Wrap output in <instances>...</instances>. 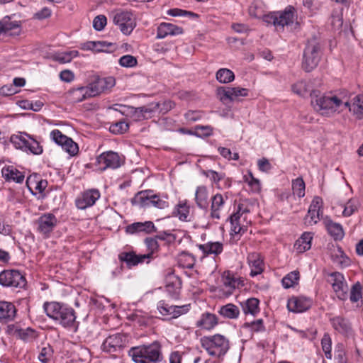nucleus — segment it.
<instances>
[{
	"instance_id": "1",
	"label": "nucleus",
	"mask_w": 363,
	"mask_h": 363,
	"mask_svg": "<svg viewBox=\"0 0 363 363\" xmlns=\"http://www.w3.org/2000/svg\"><path fill=\"white\" fill-rule=\"evenodd\" d=\"M128 355L135 363H162L163 355L161 346L157 341L147 345L133 347Z\"/></svg>"
},
{
	"instance_id": "2",
	"label": "nucleus",
	"mask_w": 363,
	"mask_h": 363,
	"mask_svg": "<svg viewBox=\"0 0 363 363\" xmlns=\"http://www.w3.org/2000/svg\"><path fill=\"white\" fill-rule=\"evenodd\" d=\"M43 309L48 317L57 321L65 328L74 326L76 315L74 310L58 302H46Z\"/></svg>"
},
{
	"instance_id": "3",
	"label": "nucleus",
	"mask_w": 363,
	"mask_h": 363,
	"mask_svg": "<svg viewBox=\"0 0 363 363\" xmlns=\"http://www.w3.org/2000/svg\"><path fill=\"white\" fill-rule=\"evenodd\" d=\"M200 342L208 355L218 359L225 356L230 349L229 340L220 334L203 336Z\"/></svg>"
},
{
	"instance_id": "4",
	"label": "nucleus",
	"mask_w": 363,
	"mask_h": 363,
	"mask_svg": "<svg viewBox=\"0 0 363 363\" xmlns=\"http://www.w3.org/2000/svg\"><path fill=\"white\" fill-rule=\"evenodd\" d=\"M311 104L323 116H330L336 112L342 101L336 96L315 95L312 96Z\"/></svg>"
},
{
	"instance_id": "5",
	"label": "nucleus",
	"mask_w": 363,
	"mask_h": 363,
	"mask_svg": "<svg viewBox=\"0 0 363 363\" xmlns=\"http://www.w3.org/2000/svg\"><path fill=\"white\" fill-rule=\"evenodd\" d=\"M321 48L320 43L315 39H311L304 49L302 68L306 72H311L315 69L320 60Z\"/></svg>"
},
{
	"instance_id": "6",
	"label": "nucleus",
	"mask_w": 363,
	"mask_h": 363,
	"mask_svg": "<svg viewBox=\"0 0 363 363\" xmlns=\"http://www.w3.org/2000/svg\"><path fill=\"white\" fill-rule=\"evenodd\" d=\"M11 143L16 149L21 150L27 153L38 155L42 154L43 151L40 143L30 135L25 133L11 135Z\"/></svg>"
},
{
	"instance_id": "7",
	"label": "nucleus",
	"mask_w": 363,
	"mask_h": 363,
	"mask_svg": "<svg viewBox=\"0 0 363 363\" xmlns=\"http://www.w3.org/2000/svg\"><path fill=\"white\" fill-rule=\"evenodd\" d=\"M111 16L113 23L125 35H129L136 26L135 18L131 11L120 9L113 11Z\"/></svg>"
},
{
	"instance_id": "8",
	"label": "nucleus",
	"mask_w": 363,
	"mask_h": 363,
	"mask_svg": "<svg viewBox=\"0 0 363 363\" xmlns=\"http://www.w3.org/2000/svg\"><path fill=\"white\" fill-rule=\"evenodd\" d=\"M0 284L6 287L23 288L26 280L18 270H4L0 273Z\"/></svg>"
},
{
	"instance_id": "9",
	"label": "nucleus",
	"mask_w": 363,
	"mask_h": 363,
	"mask_svg": "<svg viewBox=\"0 0 363 363\" xmlns=\"http://www.w3.org/2000/svg\"><path fill=\"white\" fill-rule=\"evenodd\" d=\"M50 137L56 144L61 146L69 155L74 156L78 153V145L72 138L62 134L60 130L57 129L53 130L50 133Z\"/></svg>"
},
{
	"instance_id": "10",
	"label": "nucleus",
	"mask_w": 363,
	"mask_h": 363,
	"mask_svg": "<svg viewBox=\"0 0 363 363\" xmlns=\"http://www.w3.org/2000/svg\"><path fill=\"white\" fill-rule=\"evenodd\" d=\"M126 336L116 333L107 337L101 345V349L107 353H113L123 350L126 345Z\"/></svg>"
},
{
	"instance_id": "11",
	"label": "nucleus",
	"mask_w": 363,
	"mask_h": 363,
	"mask_svg": "<svg viewBox=\"0 0 363 363\" xmlns=\"http://www.w3.org/2000/svg\"><path fill=\"white\" fill-rule=\"evenodd\" d=\"M14 15L6 16L0 21V35L18 36L21 33L22 22L13 19Z\"/></svg>"
},
{
	"instance_id": "12",
	"label": "nucleus",
	"mask_w": 363,
	"mask_h": 363,
	"mask_svg": "<svg viewBox=\"0 0 363 363\" xmlns=\"http://www.w3.org/2000/svg\"><path fill=\"white\" fill-rule=\"evenodd\" d=\"M96 161L103 170L108 168L117 169L123 164L122 158L113 151L103 152L97 157Z\"/></svg>"
},
{
	"instance_id": "13",
	"label": "nucleus",
	"mask_w": 363,
	"mask_h": 363,
	"mask_svg": "<svg viewBox=\"0 0 363 363\" xmlns=\"http://www.w3.org/2000/svg\"><path fill=\"white\" fill-rule=\"evenodd\" d=\"M328 276L330 277L328 282L331 284L333 289L337 297L342 300L345 299L348 287L342 274L335 272L330 273Z\"/></svg>"
},
{
	"instance_id": "14",
	"label": "nucleus",
	"mask_w": 363,
	"mask_h": 363,
	"mask_svg": "<svg viewBox=\"0 0 363 363\" xmlns=\"http://www.w3.org/2000/svg\"><path fill=\"white\" fill-rule=\"evenodd\" d=\"M248 89L240 87H220L217 89V94L223 103L233 101L239 96H247Z\"/></svg>"
},
{
	"instance_id": "15",
	"label": "nucleus",
	"mask_w": 363,
	"mask_h": 363,
	"mask_svg": "<svg viewBox=\"0 0 363 363\" xmlns=\"http://www.w3.org/2000/svg\"><path fill=\"white\" fill-rule=\"evenodd\" d=\"M221 281L222 286L218 287L219 291H221L225 296H229L233 294L236 288H238L241 283L240 279L235 277L233 274L229 271L224 272Z\"/></svg>"
},
{
	"instance_id": "16",
	"label": "nucleus",
	"mask_w": 363,
	"mask_h": 363,
	"mask_svg": "<svg viewBox=\"0 0 363 363\" xmlns=\"http://www.w3.org/2000/svg\"><path fill=\"white\" fill-rule=\"evenodd\" d=\"M100 196L101 194L98 189H92L85 191L77 198L75 201L76 206L79 209H86L94 205Z\"/></svg>"
},
{
	"instance_id": "17",
	"label": "nucleus",
	"mask_w": 363,
	"mask_h": 363,
	"mask_svg": "<svg viewBox=\"0 0 363 363\" xmlns=\"http://www.w3.org/2000/svg\"><path fill=\"white\" fill-rule=\"evenodd\" d=\"M189 305L181 306L169 305L164 301H160L157 303V308L160 313L162 315H170L173 318H176L182 314L186 313L189 311Z\"/></svg>"
},
{
	"instance_id": "18",
	"label": "nucleus",
	"mask_w": 363,
	"mask_h": 363,
	"mask_svg": "<svg viewBox=\"0 0 363 363\" xmlns=\"http://www.w3.org/2000/svg\"><path fill=\"white\" fill-rule=\"evenodd\" d=\"M57 223V218L52 213H44L37 220L38 230L45 235H48Z\"/></svg>"
},
{
	"instance_id": "19",
	"label": "nucleus",
	"mask_w": 363,
	"mask_h": 363,
	"mask_svg": "<svg viewBox=\"0 0 363 363\" xmlns=\"http://www.w3.org/2000/svg\"><path fill=\"white\" fill-rule=\"evenodd\" d=\"M312 301L311 298L304 296L293 297L287 303L288 309L294 313H303L309 309Z\"/></svg>"
},
{
	"instance_id": "20",
	"label": "nucleus",
	"mask_w": 363,
	"mask_h": 363,
	"mask_svg": "<svg viewBox=\"0 0 363 363\" xmlns=\"http://www.w3.org/2000/svg\"><path fill=\"white\" fill-rule=\"evenodd\" d=\"M184 30L182 27L170 23H161L157 29V39H163L167 36H175L182 34Z\"/></svg>"
},
{
	"instance_id": "21",
	"label": "nucleus",
	"mask_w": 363,
	"mask_h": 363,
	"mask_svg": "<svg viewBox=\"0 0 363 363\" xmlns=\"http://www.w3.org/2000/svg\"><path fill=\"white\" fill-rule=\"evenodd\" d=\"M150 258V254L145 255H136L135 252H122L118 255V259L125 262L128 267L136 266L140 263H143L145 259Z\"/></svg>"
},
{
	"instance_id": "22",
	"label": "nucleus",
	"mask_w": 363,
	"mask_h": 363,
	"mask_svg": "<svg viewBox=\"0 0 363 363\" xmlns=\"http://www.w3.org/2000/svg\"><path fill=\"white\" fill-rule=\"evenodd\" d=\"M228 199L227 195L216 194L211 199V213L210 216L213 219L219 220L220 218V211L223 210L225 201Z\"/></svg>"
},
{
	"instance_id": "23",
	"label": "nucleus",
	"mask_w": 363,
	"mask_h": 363,
	"mask_svg": "<svg viewBox=\"0 0 363 363\" xmlns=\"http://www.w3.org/2000/svg\"><path fill=\"white\" fill-rule=\"evenodd\" d=\"M16 311L13 303L0 301V322L6 323L13 321L16 318Z\"/></svg>"
},
{
	"instance_id": "24",
	"label": "nucleus",
	"mask_w": 363,
	"mask_h": 363,
	"mask_svg": "<svg viewBox=\"0 0 363 363\" xmlns=\"http://www.w3.org/2000/svg\"><path fill=\"white\" fill-rule=\"evenodd\" d=\"M156 227L152 221L135 222L126 227V232L130 234L137 233H152L156 232Z\"/></svg>"
},
{
	"instance_id": "25",
	"label": "nucleus",
	"mask_w": 363,
	"mask_h": 363,
	"mask_svg": "<svg viewBox=\"0 0 363 363\" xmlns=\"http://www.w3.org/2000/svg\"><path fill=\"white\" fill-rule=\"evenodd\" d=\"M2 177L6 182H14L16 183H22L25 176L23 172L18 170L13 166L4 167L1 169Z\"/></svg>"
},
{
	"instance_id": "26",
	"label": "nucleus",
	"mask_w": 363,
	"mask_h": 363,
	"mask_svg": "<svg viewBox=\"0 0 363 363\" xmlns=\"http://www.w3.org/2000/svg\"><path fill=\"white\" fill-rule=\"evenodd\" d=\"M247 262L251 268L250 275L252 277L257 276L263 272L264 263L259 253H250L247 256Z\"/></svg>"
},
{
	"instance_id": "27",
	"label": "nucleus",
	"mask_w": 363,
	"mask_h": 363,
	"mask_svg": "<svg viewBox=\"0 0 363 363\" xmlns=\"http://www.w3.org/2000/svg\"><path fill=\"white\" fill-rule=\"evenodd\" d=\"M294 8L291 6H287L283 11L277 12V23L279 28L292 24L294 21Z\"/></svg>"
},
{
	"instance_id": "28",
	"label": "nucleus",
	"mask_w": 363,
	"mask_h": 363,
	"mask_svg": "<svg viewBox=\"0 0 363 363\" xmlns=\"http://www.w3.org/2000/svg\"><path fill=\"white\" fill-rule=\"evenodd\" d=\"M344 105L349 108V111L357 118L361 119L363 118V95L359 94L355 96L351 102L347 101Z\"/></svg>"
},
{
	"instance_id": "29",
	"label": "nucleus",
	"mask_w": 363,
	"mask_h": 363,
	"mask_svg": "<svg viewBox=\"0 0 363 363\" xmlns=\"http://www.w3.org/2000/svg\"><path fill=\"white\" fill-rule=\"evenodd\" d=\"M332 327L337 332L347 335L351 332V324L347 319L342 316H335L330 318Z\"/></svg>"
},
{
	"instance_id": "30",
	"label": "nucleus",
	"mask_w": 363,
	"mask_h": 363,
	"mask_svg": "<svg viewBox=\"0 0 363 363\" xmlns=\"http://www.w3.org/2000/svg\"><path fill=\"white\" fill-rule=\"evenodd\" d=\"M195 202L201 209H207L208 206V191L206 186H197L195 191Z\"/></svg>"
},
{
	"instance_id": "31",
	"label": "nucleus",
	"mask_w": 363,
	"mask_h": 363,
	"mask_svg": "<svg viewBox=\"0 0 363 363\" xmlns=\"http://www.w3.org/2000/svg\"><path fill=\"white\" fill-rule=\"evenodd\" d=\"M313 233L304 232L301 236L295 242L294 249L298 253H303L311 247Z\"/></svg>"
},
{
	"instance_id": "32",
	"label": "nucleus",
	"mask_w": 363,
	"mask_h": 363,
	"mask_svg": "<svg viewBox=\"0 0 363 363\" xmlns=\"http://www.w3.org/2000/svg\"><path fill=\"white\" fill-rule=\"evenodd\" d=\"M152 196V191L150 190L141 191L138 192L132 199L133 205L138 206L140 208L150 207V201Z\"/></svg>"
},
{
	"instance_id": "33",
	"label": "nucleus",
	"mask_w": 363,
	"mask_h": 363,
	"mask_svg": "<svg viewBox=\"0 0 363 363\" xmlns=\"http://www.w3.org/2000/svg\"><path fill=\"white\" fill-rule=\"evenodd\" d=\"M243 313L245 315H257L259 311V301L256 298H250L240 303Z\"/></svg>"
},
{
	"instance_id": "34",
	"label": "nucleus",
	"mask_w": 363,
	"mask_h": 363,
	"mask_svg": "<svg viewBox=\"0 0 363 363\" xmlns=\"http://www.w3.org/2000/svg\"><path fill=\"white\" fill-rule=\"evenodd\" d=\"M240 210H241V206H240L239 210L237 211L236 213L231 215L229 218L230 225H231V227H230L231 234H234L235 235H242L247 231V227L245 225H241L240 223Z\"/></svg>"
},
{
	"instance_id": "35",
	"label": "nucleus",
	"mask_w": 363,
	"mask_h": 363,
	"mask_svg": "<svg viewBox=\"0 0 363 363\" xmlns=\"http://www.w3.org/2000/svg\"><path fill=\"white\" fill-rule=\"evenodd\" d=\"M190 207L186 200L179 201L175 206L173 215L179 218L182 221H189Z\"/></svg>"
},
{
	"instance_id": "36",
	"label": "nucleus",
	"mask_w": 363,
	"mask_h": 363,
	"mask_svg": "<svg viewBox=\"0 0 363 363\" xmlns=\"http://www.w3.org/2000/svg\"><path fill=\"white\" fill-rule=\"evenodd\" d=\"M199 248L204 255H214L216 256L223 252V245L220 242H208L200 245Z\"/></svg>"
},
{
	"instance_id": "37",
	"label": "nucleus",
	"mask_w": 363,
	"mask_h": 363,
	"mask_svg": "<svg viewBox=\"0 0 363 363\" xmlns=\"http://www.w3.org/2000/svg\"><path fill=\"white\" fill-rule=\"evenodd\" d=\"M302 11L313 16L321 8L322 4L318 0H299Z\"/></svg>"
},
{
	"instance_id": "38",
	"label": "nucleus",
	"mask_w": 363,
	"mask_h": 363,
	"mask_svg": "<svg viewBox=\"0 0 363 363\" xmlns=\"http://www.w3.org/2000/svg\"><path fill=\"white\" fill-rule=\"evenodd\" d=\"M26 185L31 193L34 194L33 192V185H34V188L36 191H38L39 193H42L45 191L48 186V182L45 179H38V175L35 174L33 176H29L27 178Z\"/></svg>"
},
{
	"instance_id": "39",
	"label": "nucleus",
	"mask_w": 363,
	"mask_h": 363,
	"mask_svg": "<svg viewBox=\"0 0 363 363\" xmlns=\"http://www.w3.org/2000/svg\"><path fill=\"white\" fill-rule=\"evenodd\" d=\"M218 313L225 318L236 319L239 317L240 309L233 303H228L220 307Z\"/></svg>"
},
{
	"instance_id": "40",
	"label": "nucleus",
	"mask_w": 363,
	"mask_h": 363,
	"mask_svg": "<svg viewBox=\"0 0 363 363\" xmlns=\"http://www.w3.org/2000/svg\"><path fill=\"white\" fill-rule=\"evenodd\" d=\"M217 317L216 315L206 313L202 314L200 319L197 321L196 325L206 330L212 329L217 325Z\"/></svg>"
},
{
	"instance_id": "41",
	"label": "nucleus",
	"mask_w": 363,
	"mask_h": 363,
	"mask_svg": "<svg viewBox=\"0 0 363 363\" xmlns=\"http://www.w3.org/2000/svg\"><path fill=\"white\" fill-rule=\"evenodd\" d=\"M342 210V216L344 217H349L357 212L360 206V203L358 199L351 198L346 203L340 204Z\"/></svg>"
},
{
	"instance_id": "42",
	"label": "nucleus",
	"mask_w": 363,
	"mask_h": 363,
	"mask_svg": "<svg viewBox=\"0 0 363 363\" xmlns=\"http://www.w3.org/2000/svg\"><path fill=\"white\" fill-rule=\"evenodd\" d=\"M69 96L72 101L74 103H79L90 98L86 86H79L71 89L69 91Z\"/></svg>"
},
{
	"instance_id": "43",
	"label": "nucleus",
	"mask_w": 363,
	"mask_h": 363,
	"mask_svg": "<svg viewBox=\"0 0 363 363\" xmlns=\"http://www.w3.org/2000/svg\"><path fill=\"white\" fill-rule=\"evenodd\" d=\"M201 174L210 179L213 186H215L218 189H222L220 182L225 179L224 173L218 172L212 169H207L202 170Z\"/></svg>"
},
{
	"instance_id": "44",
	"label": "nucleus",
	"mask_w": 363,
	"mask_h": 363,
	"mask_svg": "<svg viewBox=\"0 0 363 363\" xmlns=\"http://www.w3.org/2000/svg\"><path fill=\"white\" fill-rule=\"evenodd\" d=\"M15 335L24 342H32L37 337V333L30 328L25 329L17 328L14 331Z\"/></svg>"
},
{
	"instance_id": "45",
	"label": "nucleus",
	"mask_w": 363,
	"mask_h": 363,
	"mask_svg": "<svg viewBox=\"0 0 363 363\" xmlns=\"http://www.w3.org/2000/svg\"><path fill=\"white\" fill-rule=\"evenodd\" d=\"M79 55L77 50H69L66 52H57L52 55V60L60 64L70 62L72 60Z\"/></svg>"
},
{
	"instance_id": "46",
	"label": "nucleus",
	"mask_w": 363,
	"mask_h": 363,
	"mask_svg": "<svg viewBox=\"0 0 363 363\" xmlns=\"http://www.w3.org/2000/svg\"><path fill=\"white\" fill-rule=\"evenodd\" d=\"M328 233L335 240H340L344 236L342 227L340 224L329 220L326 223Z\"/></svg>"
},
{
	"instance_id": "47",
	"label": "nucleus",
	"mask_w": 363,
	"mask_h": 363,
	"mask_svg": "<svg viewBox=\"0 0 363 363\" xmlns=\"http://www.w3.org/2000/svg\"><path fill=\"white\" fill-rule=\"evenodd\" d=\"M216 79L220 83L228 84L235 79V74L230 69L221 68L216 72Z\"/></svg>"
},
{
	"instance_id": "48",
	"label": "nucleus",
	"mask_w": 363,
	"mask_h": 363,
	"mask_svg": "<svg viewBox=\"0 0 363 363\" xmlns=\"http://www.w3.org/2000/svg\"><path fill=\"white\" fill-rule=\"evenodd\" d=\"M299 280V272L293 271L286 274L281 280L283 286L285 289L293 287L298 284Z\"/></svg>"
},
{
	"instance_id": "49",
	"label": "nucleus",
	"mask_w": 363,
	"mask_h": 363,
	"mask_svg": "<svg viewBox=\"0 0 363 363\" xmlns=\"http://www.w3.org/2000/svg\"><path fill=\"white\" fill-rule=\"evenodd\" d=\"M291 186L294 194L297 195L299 198H303L305 196L306 185L301 177L292 180Z\"/></svg>"
},
{
	"instance_id": "50",
	"label": "nucleus",
	"mask_w": 363,
	"mask_h": 363,
	"mask_svg": "<svg viewBox=\"0 0 363 363\" xmlns=\"http://www.w3.org/2000/svg\"><path fill=\"white\" fill-rule=\"evenodd\" d=\"M322 350L325 353V357L328 359H332V340L330 336L328 333H325L321 340Z\"/></svg>"
},
{
	"instance_id": "51",
	"label": "nucleus",
	"mask_w": 363,
	"mask_h": 363,
	"mask_svg": "<svg viewBox=\"0 0 363 363\" xmlns=\"http://www.w3.org/2000/svg\"><path fill=\"white\" fill-rule=\"evenodd\" d=\"M292 91L301 96H305L311 91V89L309 85L306 82L301 81L292 86Z\"/></svg>"
},
{
	"instance_id": "52",
	"label": "nucleus",
	"mask_w": 363,
	"mask_h": 363,
	"mask_svg": "<svg viewBox=\"0 0 363 363\" xmlns=\"http://www.w3.org/2000/svg\"><path fill=\"white\" fill-rule=\"evenodd\" d=\"M243 179L245 182L248 184L254 191H259L261 189L260 182L258 179L254 177L251 172H249L248 174L244 175Z\"/></svg>"
},
{
	"instance_id": "53",
	"label": "nucleus",
	"mask_w": 363,
	"mask_h": 363,
	"mask_svg": "<svg viewBox=\"0 0 363 363\" xmlns=\"http://www.w3.org/2000/svg\"><path fill=\"white\" fill-rule=\"evenodd\" d=\"M53 354V350L49 345L43 347L38 355V359L43 363H49Z\"/></svg>"
},
{
	"instance_id": "54",
	"label": "nucleus",
	"mask_w": 363,
	"mask_h": 363,
	"mask_svg": "<svg viewBox=\"0 0 363 363\" xmlns=\"http://www.w3.org/2000/svg\"><path fill=\"white\" fill-rule=\"evenodd\" d=\"M118 63L121 67L130 68L134 67L138 64L135 57L130 55H125L120 57Z\"/></svg>"
},
{
	"instance_id": "55",
	"label": "nucleus",
	"mask_w": 363,
	"mask_h": 363,
	"mask_svg": "<svg viewBox=\"0 0 363 363\" xmlns=\"http://www.w3.org/2000/svg\"><path fill=\"white\" fill-rule=\"evenodd\" d=\"M129 125L123 121L111 125L109 130L113 134H122L128 130Z\"/></svg>"
},
{
	"instance_id": "56",
	"label": "nucleus",
	"mask_w": 363,
	"mask_h": 363,
	"mask_svg": "<svg viewBox=\"0 0 363 363\" xmlns=\"http://www.w3.org/2000/svg\"><path fill=\"white\" fill-rule=\"evenodd\" d=\"M362 287L359 283L355 284L350 291V299L352 303L357 302L362 298Z\"/></svg>"
},
{
	"instance_id": "57",
	"label": "nucleus",
	"mask_w": 363,
	"mask_h": 363,
	"mask_svg": "<svg viewBox=\"0 0 363 363\" xmlns=\"http://www.w3.org/2000/svg\"><path fill=\"white\" fill-rule=\"evenodd\" d=\"M150 202V206H154L160 209H164L169 206V203L167 201L161 199L158 195L153 194L151 198V201Z\"/></svg>"
},
{
	"instance_id": "58",
	"label": "nucleus",
	"mask_w": 363,
	"mask_h": 363,
	"mask_svg": "<svg viewBox=\"0 0 363 363\" xmlns=\"http://www.w3.org/2000/svg\"><path fill=\"white\" fill-rule=\"evenodd\" d=\"M106 23V17L104 15H99L94 18L93 27L96 30L101 31L104 28Z\"/></svg>"
},
{
	"instance_id": "59",
	"label": "nucleus",
	"mask_w": 363,
	"mask_h": 363,
	"mask_svg": "<svg viewBox=\"0 0 363 363\" xmlns=\"http://www.w3.org/2000/svg\"><path fill=\"white\" fill-rule=\"evenodd\" d=\"M320 211L308 208V213L306 216V222L309 225H313L320 220Z\"/></svg>"
},
{
	"instance_id": "60",
	"label": "nucleus",
	"mask_w": 363,
	"mask_h": 363,
	"mask_svg": "<svg viewBox=\"0 0 363 363\" xmlns=\"http://www.w3.org/2000/svg\"><path fill=\"white\" fill-rule=\"evenodd\" d=\"M245 325L253 332H263L265 330V327L263 323L262 319H258L251 323H245Z\"/></svg>"
},
{
	"instance_id": "61",
	"label": "nucleus",
	"mask_w": 363,
	"mask_h": 363,
	"mask_svg": "<svg viewBox=\"0 0 363 363\" xmlns=\"http://www.w3.org/2000/svg\"><path fill=\"white\" fill-rule=\"evenodd\" d=\"M335 358L337 359V363H347L346 352L342 345H339L335 347Z\"/></svg>"
},
{
	"instance_id": "62",
	"label": "nucleus",
	"mask_w": 363,
	"mask_h": 363,
	"mask_svg": "<svg viewBox=\"0 0 363 363\" xmlns=\"http://www.w3.org/2000/svg\"><path fill=\"white\" fill-rule=\"evenodd\" d=\"M160 106V103H152L147 106L140 107L141 110H143V115L145 116V119L151 117L152 113L158 110Z\"/></svg>"
},
{
	"instance_id": "63",
	"label": "nucleus",
	"mask_w": 363,
	"mask_h": 363,
	"mask_svg": "<svg viewBox=\"0 0 363 363\" xmlns=\"http://www.w3.org/2000/svg\"><path fill=\"white\" fill-rule=\"evenodd\" d=\"M130 110V115L129 117H130L133 121H140L145 119V116L143 113V110H141V108H134L132 106V108H128Z\"/></svg>"
},
{
	"instance_id": "64",
	"label": "nucleus",
	"mask_w": 363,
	"mask_h": 363,
	"mask_svg": "<svg viewBox=\"0 0 363 363\" xmlns=\"http://www.w3.org/2000/svg\"><path fill=\"white\" fill-rule=\"evenodd\" d=\"M145 243L147 247V249L150 251L148 254L150 256L156 250H157L159 247V245L156 238H147L145 240Z\"/></svg>"
}]
</instances>
